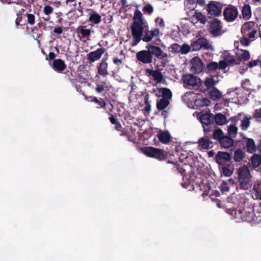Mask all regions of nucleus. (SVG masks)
<instances>
[{"instance_id": "obj_1", "label": "nucleus", "mask_w": 261, "mask_h": 261, "mask_svg": "<svg viewBox=\"0 0 261 261\" xmlns=\"http://www.w3.org/2000/svg\"><path fill=\"white\" fill-rule=\"evenodd\" d=\"M133 22L130 27L133 37L132 45L136 46L141 40L144 30L143 15L140 11L136 9L133 18Z\"/></svg>"}, {"instance_id": "obj_2", "label": "nucleus", "mask_w": 261, "mask_h": 261, "mask_svg": "<svg viewBox=\"0 0 261 261\" xmlns=\"http://www.w3.org/2000/svg\"><path fill=\"white\" fill-rule=\"evenodd\" d=\"M239 186L241 189L248 190L252 185V176L247 165L240 167L237 170Z\"/></svg>"}, {"instance_id": "obj_3", "label": "nucleus", "mask_w": 261, "mask_h": 261, "mask_svg": "<svg viewBox=\"0 0 261 261\" xmlns=\"http://www.w3.org/2000/svg\"><path fill=\"white\" fill-rule=\"evenodd\" d=\"M257 29L258 25L254 21H250L242 25L241 31L243 36L248 37L250 40H254Z\"/></svg>"}, {"instance_id": "obj_4", "label": "nucleus", "mask_w": 261, "mask_h": 261, "mask_svg": "<svg viewBox=\"0 0 261 261\" xmlns=\"http://www.w3.org/2000/svg\"><path fill=\"white\" fill-rule=\"evenodd\" d=\"M109 102H105L104 100L102 99H98L96 97H93L91 99L92 101L95 102L99 107L102 108L103 107L107 113L110 116L109 119L110 120L112 124H114V115H113L112 112H113V110L114 109L113 103L114 102V99H113V97L109 96Z\"/></svg>"}, {"instance_id": "obj_5", "label": "nucleus", "mask_w": 261, "mask_h": 261, "mask_svg": "<svg viewBox=\"0 0 261 261\" xmlns=\"http://www.w3.org/2000/svg\"><path fill=\"white\" fill-rule=\"evenodd\" d=\"M142 151L146 156L156 159L159 161L165 160L167 158V153L161 149L153 147H145L142 148Z\"/></svg>"}, {"instance_id": "obj_6", "label": "nucleus", "mask_w": 261, "mask_h": 261, "mask_svg": "<svg viewBox=\"0 0 261 261\" xmlns=\"http://www.w3.org/2000/svg\"><path fill=\"white\" fill-rule=\"evenodd\" d=\"M181 81L183 82L184 87L189 89L198 87V84L201 82L200 78L190 73L183 75L181 77Z\"/></svg>"}, {"instance_id": "obj_7", "label": "nucleus", "mask_w": 261, "mask_h": 261, "mask_svg": "<svg viewBox=\"0 0 261 261\" xmlns=\"http://www.w3.org/2000/svg\"><path fill=\"white\" fill-rule=\"evenodd\" d=\"M207 15L210 16L218 17L221 15L222 4L217 1H211L204 7Z\"/></svg>"}, {"instance_id": "obj_8", "label": "nucleus", "mask_w": 261, "mask_h": 261, "mask_svg": "<svg viewBox=\"0 0 261 261\" xmlns=\"http://www.w3.org/2000/svg\"><path fill=\"white\" fill-rule=\"evenodd\" d=\"M208 22L210 24L208 32L213 37H218L222 34V25L220 20L214 18Z\"/></svg>"}, {"instance_id": "obj_9", "label": "nucleus", "mask_w": 261, "mask_h": 261, "mask_svg": "<svg viewBox=\"0 0 261 261\" xmlns=\"http://www.w3.org/2000/svg\"><path fill=\"white\" fill-rule=\"evenodd\" d=\"M238 14L237 8L232 5H229L223 11L224 19L228 22L234 21Z\"/></svg>"}, {"instance_id": "obj_10", "label": "nucleus", "mask_w": 261, "mask_h": 261, "mask_svg": "<svg viewBox=\"0 0 261 261\" xmlns=\"http://www.w3.org/2000/svg\"><path fill=\"white\" fill-rule=\"evenodd\" d=\"M193 50H198L203 48L205 49L214 50L213 46L204 37L197 39L191 44Z\"/></svg>"}, {"instance_id": "obj_11", "label": "nucleus", "mask_w": 261, "mask_h": 261, "mask_svg": "<svg viewBox=\"0 0 261 261\" xmlns=\"http://www.w3.org/2000/svg\"><path fill=\"white\" fill-rule=\"evenodd\" d=\"M199 120L202 123L204 132H210V125L214 124L213 114L211 113L206 112L202 114L199 116Z\"/></svg>"}, {"instance_id": "obj_12", "label": "nucleus", "mask_w": 261, "mask_h": 261, "mask_svg": "<svg viewBox=\"0 0 261 261\" xmlns=\"http://www.w3.org/2000/svg\"><path fill=\"white\" fill-rule=\"evenodd\" d=\"M231 159V156L230 153L222 151H218L215 157V160L219 166L230 163Z\"/></svg>"}, {"instance_id": "obj_13", "label": "nucleus", "mask_w": 261, "mask_h": 261, "mask_svg": "<svg viewBox=\"0 0 261 261\" xmlns=\"http://www.w3.org/2000/svg\"><path fill=\"white\" fill-rule=\"evenodd\" d=\"M136 59L140 63L151 64L152 62L153 57L148 49L142 50L136 54Z\"/></svg>"}, {"instance_id": "obj_14", "label": "nucleus", "mask_w": 261, "mask_h": 261, "mask_svg": "<svg viewBox=\"0 0 261 261\" xmlns=\"http://www.w3.org/2000/svg\"><path fill=\"white\" fill-rule=\"evenodd\" d=\"M223 59L230 66L239 65L242 61L241 58L239 56L232 55L229 52H226L223 55Z\"/></svg>"}, {"instance_id": "obj_15", "label": "nucleus", "mask_w": 261, "mask_h": 261, "mask_svg": "<svg viewBox=\"0 0 261 261\" xmlns=\"http://www.w3.org/2000/svg\"><path fill=\"white\" fill-rule=\"evenodd\" d=\"M146 48L150 52L151 56L154 55L158 59H163L167 57V54L162 50V49L156 46L149 45L146 46Z\"/></svg>"}, {"instance_id": "obj_16", "label": "nucleus", "mask_w": 261, "mask_h": 261, "mask_svg": "<svg viewBox=\"0 0 261 261\" xmlns=\"http://www.w3.org/2000/svg\"><path fill=\"white\" fill-rule=\"evenodd\" d=\"M192 65L191 69L195 73H200L203 69V64L202 60L198 57H195L191 61Z\"/></svg>"}, {"instance_id": "obj_17", "label": "nucleus", "mask_w": 261, "mask_h": 261, "mask_svg": "<svg viewBox=\"0 0 261 261\" xmlns=\"http://www.w3.org/2000/svg\"><path fill=\"white\" fill-rule=\"evenodd\" d=\"M105 51V49L101 47L95 51H91L88 55V59L91 62H94L101 58Z\"/></svg>"}, {"instance_id": "obj_18", "label": "nucleus", "mask_w": 261, "mask_h": 261, "mask_svg": "<svg viewBox=\"0 0 261 261\" xmlns=\"http://www.w3.org/2000/svg\"><path fill=\"white\" fill-rule=\"evenodd\" d=\"M219 169L221 174L226 177L230 176L234 171L233 166L230 164V163L225 164V165L219 166Z\"/></svg>"}, {"instance_id": "obj_19", "label": "nucleus", "mask_w": 261, "mask_h": 261, "mask_svg": "<svg viewBox=\"0 0 261 261\" xmlns=\"http://www.w3.org/2000/svg\"><path fill=\"white\" fill-rule=\"evenodd\" d=\"M246 153L244 151L240 148H237L234 151L233 155L231 157L233 162L241 163L245 159Z\"/></svg>"}, {"instance_id": "obj_20", "label": "nucleus", "mask_w": 261, "mask_h": 261, "mask_svg": "<svg viewBox=\"0 0 261 261\" xmlns=\"http://www.w3.org/2000/svg\"><path fill=\"white\" fill-rule=\"evenodd\" d=\"M53 67L55 71L61 73L66 69V65L64 61L61 59H58L53 61Z\"/></svg>"}, {"instance_id": "obj_21", "label": "nucleus", "mask_w": 261, "mask_h": 261, "mask_svg": "<svg viewBox=\"0 0 261 261\" xmlns=\"http://www.w3.org/2000/svg\"><path fill=\"white\" fill-rule=\"evenodd\" d=\"M222 148H228L233 146L234 140L232 138L227 136H224L219 142Z\"/></svg>"}, {"instance_id": "obj_22", "label": "nucleus", "mask_w": 261, "mask_h": 261, "mask_svg": "<svg viewBox=\"0 0 261 261\" xmlns=\"http://www.w3.org/2000/svg\"><path fill=\"white\" fill-rule=\"evenodd\" d=\"M146 72L149 75L152 76L153 79L158 83L162 82L163 79L162 73L158 70H154L151 69H146Z\"/></svg>"}, {"instance_id": "obj_23", "label": "nucleus", "mask_w": 261, "mask_h": 261, "mask_svg": "<svg viewBox=\"0 0 261 261\" xmlns=\"http://www.w3.org/2000/svg\"><path fill=\"white\" fill-rule=\"evenodd\" d=\"M115 129L117 130L118 133L120 136H125L127 139L128 140H129V133L127 131V129L123 127L120 123L117 121V120L115 119Z\"/></svg>"}, {"instance_id": "obj_24", "label": "nucleus", "mask_w": 261, "mask_h": 261, "mask_svg": "<svg viewBox=\"0 0 261 261\" xmlns=\"http://www.w3.org/2000/svg\"><path fill=\"white\" fill-rule=\"evenodd\" d=\"M159 141L163 144H167L171 140V135L168 131L162 132L157 135Z\"/></svg>"}, {"instance_id": "obj_25", "label": "nucleus", "mask_w": 261, "mask_h": 261, "mask_svg": "<svg viewBox=\"0 0 261 261\" xmlns=\"http://www.w3.org/2000/svg\"><path fill=\"white\" fill-rule=\"evenodd\" d=\"M242 15L244 20L249 19L252 15L251 8L249 4H245L242 9Z\"/></svg>"}, {"instance_id": "obj_26", "label": "nucleus", "mask_w": 261, "mask_h": 261, "mask_svg": "<svg viewBox=\"0 0 261 261\" xmlns=\"http://www.w3.org/2000/svg\"><path fill=\"white\" fill-rule=\"evenodd\" d=\"M214 122L215 121L217 125H222L227 123V119L224 115L221 113L213 115Z\"/></svg>"}, {"instance_id": "obj_27", "label": "nucleus", "mask_w": 261, "mask_h": 261, "mask_svg": "<svg viewBox=\"0 0 261 261\" xmlns=\"http://www.w3.org/2000/svg\"><path fill=\"white\" fill-rule=\"evenodd\" d=\"M101 20V16L95 11L92 10L91 13L89 15V21L93 24H97L100 23Z\"/></svg>"}, {"instance_id": "obj_28", "label": "nucleus", "mask_w": 261, "mask_h": 261, "mask_svg": "<svg viewBox=\"0 0 261 261\" xmlns=\"http://www.w3.org/2000/svg\"><path fill=\"white\" fill-rule=\"evenodd\" d=\"M251 163L253 168L258 167L261 163V156L258 154H254L250 159Z\"/></svg>"}, {"instance_id": "obj_29", "label": "nucleus", "mask_w": 261, "mask_h": 261, "mask_svg": "<svg viewBox=\"0 0 261 261\" xmlns=\"http://www.w3.org/2000/svg\"><path fill=\"white\" fill-rule=\"evenodd\" d=\"M209 95L213 100H217L222 97L221 92L216 87H213L209 93Z\"/></svg>"}, {"instance_id": "obj_30", "label": "nucleus", "mask_w": 261, "mask_h": 261, "mask_svg": "<svg viewBox=\"0 0 261 261\" xmlns=\"http://www.w3.org/2000/svg\"><path fill=\"white\" fill-rule=\"evenodd\" d=\"M167 163L172 164L174 165V167L172 168L173 172L180 173L181 175H184L186 174V170L179 164L170 161H168Z\"/></svg>"}, {"instance_id": "obj_31", "label": "nucleus", "mask_w": 261, "mask_h": 261, "mask_svg": "<svg viewBox=\"0 0 261 261\" xmlns=\"http://www.w3.org/2000/svg\"><path fill=\"white\" fill-rule=\"evenodd\" d=\"M169 101L165 98H161L157 100L156 108L159 111H162L166 109L169 105Z\"/></svg>"}, {"instance_id": "obj_32", "label": "nucleus", "mask_w": 261, "mask_h": 261, "mask_svg": "<svg viewBox=\"0 0 261 261\" xmlns=\"http://www.w3.org/2000/svg\"><path fill=\"white\" fill-rule=\"evenodd\" d=\"M247 151L250 153H253L255 152L256 146L255 145L254 141L251 138H248L246 141Z\"/></svg>"}, {"instance_id": "obj_33", "label": "nucleus", "mask_w": 261, "mask_h": 261, "mask_svg": "<svg viewBox=\"0 0 261 261\" xmlns=\"http://www.w3.org/2000/svg\"><path fill=\"white\" fill-rule=\"evenodd\" d=\"M211 103V101L206 98H202L201 99H196L194 101V104L199 107H204L208 106Z\"/></svg>"}, {"instance_id": "obj_34", "label": "nucleus", "mask_w": 261, "mask_h": 261, "mask_svg": "<svg viewBox=\"0 0 261 261\" xmlns=\"http://www.w3.org/2000/svg\"><path fill=\"white\" fill-rule=\"evenodd\" d=\"M107 68V63L103 61L100 64V65L98 67V74L102 76H105L106 75H107L108 74Z\"/></svg>"}, {"instance_id": "obj_35", "label": "nucleus", "mask_w": 261, "mask_h": 261, "mask_svg": "<svg viewBox=\"0 0 261 261\" xmlns=\"http://www.w3.org/2000/svg\"><path fill=\"white\" fill-rule=\"evenodd\" d=\"M254 213L253 212H245L241 215V218L243 221L249 222L253 220Z\"/></svg>"}, {"instance_id": "obj_36", "label": "nucleus", "mask_w": 261, "mask_h": 261, "mask_svg": "<svg viewBox=\"0 0 261 261\" xmlns=\"http://www.w3.org/2000/svg\"><path fill=\"white\" fill-rule=\"evenodd\" d=\"M218 68V63L216 62L212 61L207 64L205 70H207V72H211L217 70Z\"/></svg>"}, {"instance_id": "obj_37", "label": "nucleus", "mask_w": 261, "mask_h": 261, "mask_svg": "<svg viewBox=\"0 0 261 261\" xmlns=\"http://www.w3.org/2000/svg\"><path fill=\"white\" fill-rule=\"evenodd\" d=\"M198 144L201 148L207 149L210 147V144H212V142L208 139L201 138L199 140Z\"/></svg>"}, {"instance_id": "obj_38", "label": "nucleus", "mask_w": 261, "mask_h": 261, "mask_svg": "<svg viewBox=\"0 0 261 261\" xmlns=\"http://www.w3.org/2000/svg\"><path fill=\"white\" fill-rule=\"evenodd\" d=\"M193 16L201 23L204 24L206 22V16L200 12H195Z\"/></svg>"}, {"instance_id": "obj_39", "label": "nucleus", "mask_w": 261, "mask_h": 261, "mask_svg": "<svg viewBox=\"0 0 261 261\" xmlns=\"http://www.w3.org/2000/svg\"><path fill=\"white\" fill-rule=\"evenodd\" d=\"M161 90L162 98L169 100L172 98V94L170 89L167 88H163Z\"/></svg>"}, {"instance_id": "obj_40", "label": "nucleus", "mask_w": 261, "mask_h": 261, "mask_svg": "<svg viewBox=\"0 0 261 261\" xmlns=\"http://www.w3.org/2000/svg\"><path fill=\"white\" fill-rule=\"evenodd\" d=\"M224 136L223 131L220 128L216 129L213 134V138L218 141V142L220 141V139L222 138Z\"/></svg>"}, {"instance_id": "obj_41", "label": "nucleus", "mask_w": 261, "mask_h": 261, "mask_svg": "<svg viewBox=\"0 0 261 261\" xmlns=\"http://www.w3.org/2000/svg\"><path fill=\"white\" fill-rule=\"evenodd\" d=\"M250 124V118H248L246 116H245L243 120L241 121V127L243 130L247 129Z\"/></svg>"}, {"instance_id": "obj_42", "label": "nucleus", "mask_w": 261, "mask_h": 261, "mask_svg": "<svg viewBox=\"0 0 261 261\" xmlns=\"http://www.w3.org/2000/svg\"><path fill=\"white\" fill-rule=\"evenodd\" d=\"M238 133V128L234 125H231L228 128V134L230 138H235Z\"/></svg>"}, {"instance_id": "obj_43", "label": "nucleus", "mask_w": 261, "mask_h": 261, "mask_svg": "<svg viewBox=\"0 0 261 261\" xmlns=\"http://www.w3.org/2000/svg\"><path fill=\"white\" fill-rule=\"evenodd\" d=\"M80 33L82 35V37L88 38L90 36L91 31L90 29H85L84 27H81Z\"/></svg>"}, {"instance_id": "obj_44", "label": "nucleus", "mask_w": 261, "mask_h": 261, "mask_svg": "<svg viewBox=\"0 0 261 261\" xmlns=\"http://www.w3.org/2000/svg\"><path fill=\"white\" fill-rule=\"evenodd\" d=\"M204 85L207 88H213L216 85V82L213 78H207L205 81Z\"/></svg>"}, {"instance_id": "obj_45", "label": "nucleus", "mask_w": 261, "mask_h": 261, "mask_svg": "<svg viewBox=\"0 0 261 261\" xmlns=\"http://www.w3.org/2000/svg\"><path fill=\"white\" fill-rule=\"evenodd\" d=\"M250 82L249 79H245L242 81L241 83L242 87L245 90L247 91H249L250 90Z\"/></svg>"}, {"instance_id": "obj_46", "label": "nucleus", "mask_w": 261, "mask_h": 261, "mask_svg": "<svg viewBox=\"0 0 261 261\" xmlns=\"http://www.w3.org/2000/svg\"><path fill=\"white\" fill-rule=\"evenodd\" d=\"M142 11L144 13H147L150 15L152 13L153 11V8L150 4H148L143 7Z\"/></svg>"}, {"instance_id": "obj_47", "label": "nucleus", "mask_w": 261, "mask_h": 261, "mask_svg": "<svg viewBox=\"0 0 261 261\" xmlns=\"http://www.w3.org/2000/svg\"><path fill=\"white\" fill-rule=\"evenodd\" d=\"M153 37L151 31H147L145 32V35L142 38V39L143 41L147 42L151 41Z\"/></svg>"}, {"instance_id": "obj_48", "label": "nucleus", "mask_w": 261, "mask_h": 261, "mask_svg": "<svg viewBox=\"0 0 261 261\" xmlns=\"http://www.w3.org/2000/svg\"><path fill=\"white\" fill-rule=\"evenodd\" d=\"M25 16L27 17V21L30 25H33L35 23V16L34 14L27 13Z\"/></svg>"}, {"instance_id": "obj_49", "label": "nucleus", "mask_w": 261, "mask_h": 261, "mask_svg": "<svg viewBox=\"0 0 261 261\" xmlns=\"http://www.w3.org/2000/svg\"><path fill=\"white\" fill-rule=\"evenodd\" d=\"M145 107L144 108V111L147 113H149L151 111V105L148 101V96L146 95L145 97V101H144Z\"/></svg>"}, {"instance_id": "obj_50", "label": "nucleus", "mask_w": 261, "mask_h": 261, "mask_svg": "<svg viewBox=\"0 0 261 261\" xmlns=\"http://www.w3.org/2000/svg\"><path fill=\"white\" fill-rule=\"evenodd\" d=\"M252 41V40H250L248 37L246 36H243L240 39L241 44L245 46L249 45L250 42Z\"/></svg>"}, {"instance_id": "obj_51", "label": "nucleus", "mask_w": 261, "mask_h": 261, "mask_svg": "<svg viewBox=\"0 0 261 261\" xmlns=\"http://www.w3.org/2000/svg\"><path fill=\"white\" fill-rule=\"evenodd\" d=\"M242 54L241 55V59L244 61L248 60L250 58L249 51L247 50H242Z\"/></svg>"}, {"instance_id": "obj_52", "label": "nucleus", "mask_w": 261, "mask_h": 261, "mask_svg": "<svg viewBox=\"0 0 261 261\" xmlns=\"http://www.w3.org/2000/svg\"><path fill=\"white\" fill-rule=\"evenodd\" d=\"M180 47V51L182 54H187L190 51V47L188 44H184Z\"/></svg>"}, {"instance_id": "obj_53", "label": "nucleus", "mask_w": 261, "mask_h": 261, "mask_svg": "<svg viewBox=\"0 0 261 261\" xmlns=\"http://www.w3.org/2000/svg\"><path fill=\"white\" fill-rule=\"evenodd\" d=\"M229 66L225 60L223 59V60L220 61L218 63V67L219 69L225 70L227 66Z\"/></svg>"}, {"instance_id": "obj_54", "label": "nucleus", "mask_w": 261, "mask_h": 261, "mask_svg": "<svg viewBox=\"0 0 261 261\" xmlns=\"http://www.w3.org/2000/svg\"><path fill=\"white\" fill-rule=\"evenodd\" d=\"M253 117L255 118L258 121H261V109L255 110Z\"/></svg>"}, {"instance_id": "obj_55", "label": "nucleus", "mask_w": 261, "mask_h": 261, "mask_svg": "<svg viewBox=\"0 0 261 261\" xmlns=\"http://www.w3.org/2000/svg\"><path fill=\"white\" fill-rule=\"evenodd\" d=\"M43 12L46 15H49L53 12V8L50 6H45L43 9Z\"/></svg>"}, {"instance_id": "obj_56", "label": "nucleus", "mask_w": 261, "mask_h": 261, "mask_svg": "<svg viewBox=\"0 0 261 261\" xmlns=\"http://www.w3.org/2000/svg\"><path fill=\"white\" fill-rule=\"evenodd\" d=\"M155 23L162 28L165 27V23L163 18L158 17L155 20Z\"/></svg>"}, {"instance_id": "obj_57", "label": "nucleus", "mask_w": 261, "mask_h": 261, "mask_svg": "<svg viewBox=\"0 0 261 261\" xmlns=\"http://www.w3.org/2000/svg\"><path fill=\"white\" fill-rule=\"evenodd\" d=\"M259 63H260V61L258 60L251 61L248 63L247 66L249 68H252L253 67L256 66Z\"/></svg>"}, {"instance_id": "obj_58", "label": "nucleus", "mask_w": 261, "mask_h": 261, "mask_svg": "<svg viewBox=\"0 0 261 261\" xmlns=\"http://www.w3.org/2000/svg\"><path fill=\"white\" fill-rule=\"evenodd\" d=\"M63 31V27H59L56 28L54 30V33L55 34H58V35L62 34Z\"/></svg>"}, {"instance_id": "obj_59", "label": "nucleus", "mask_w": 261, "mask_h": 261, "mask_svg": "<svg viewBox=\"0 0 261 261\" xmlns=\"http://www.w3.org/2000/svg\"><path fill=\"white\" fill-rule=\"evenodd\" d=\"M104 90V86L103 85L98 84L96 88V91L97 92L100 93L103 92Z\"/></svg>"}, {"instance_id": "obj_60", "label": "nucleus", "mask_w": 261, "mask_h": 261, "mask_svg": "<svg viewBox=\"0 0 261 261\" xmlns=\"http://www.w3.org/2000/svg\"><path fill=\"white\" fill-rule=\"evenodd\" d=\"M196 4L201 7H206V1L205 0H197Z\"/></svg>"}, {"instance_id": "obj_61", "label": "nucleus", "mask_w": 261, "mask_h": 261, "mask_svg": "<svg viewBox=\"0 0 261 261\" xmlns=\"http://www.w3.org/2000/svg\"><path fill=\"white\" fill-rule=\"evenodd\" d=\"M151 32L153 37H156L159 35L160 30L159 29L155 28L153 30L151 31Z\"/></svg>"}, {"instance_id": "obj_62", "label": "nucleus", "mask_w": 261, "mask_h": 261, "mask_svg": "<svg viewBox=\"0 0 261 261\" xmlns=\"http://www.w3.org/2000/svg\"><path fill=\"white\" fill-rule=\"evenodd\" d=\"M81 4H82L81 2L79 3V8L77 9V10L79 12L80 14L79 15H77V17L81 16L83 15V12L82 8L81 7Z\"/></svg>"}, {"instance_id": "obj_63", "label": "nucleus", "mask_w": 261, "mask_h": 261, "mask_svg": "<svg viewBox=\"0 0 261 261\" xmlns=\"http://www.w3.org/2000/svg\"><path fill=\"white\" fill-rule=\"evenodd\" d=\"M56 55L54 52H50L48 55V59L49 60H55Z\"/></svg>"}, {"instance_id": "obj_64", "label": "nucleus", "mask_w": 261, "mask_h": 261, "mask_svg": "<svg viewBox=\"0 0 261 261\" xmlns=\"http://www.w3.org/2000/svg\"><path fill=\"white\" fill-rule=\"evenodd\" d=\"M113 20V16L111 15H109L107 16L106 18V21L107 22L110 23Z\"/></svg>"}]
</instances>
